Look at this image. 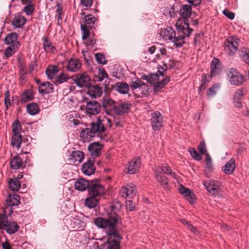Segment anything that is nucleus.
Returning a JSON list of instances; mask_svg holds the SVG:
<instances>
[{"mask_svg":"<svg viewBox=\"0 0 249 249\" xmlns=\"http://www.w3.org/2000/svg\"><path fill=\"white\" fill-rule=\"evenodd\" d=\"M121 221L120 217L116 214L110 215L107 218L98 217L94 219L96 226L105 229L109 236L107 241L104 244V249H120L122 237L117 228Z\"/></svg>","mask_w":249,"mask_h":249,"instance_id":"f257e3e1","label":"nucleus"},{"mask_svg":"<svg viewBox=\"0 0 249 249\" xmlns=\"http://www.w3.org/2000/svg\"><path fill=\"white\" fill-rule=\"evenodd\" d=\"M106 120L109 123V125L111 127L110 119L105 117L101 119V117H98L96 121L89 124V127L86 128L82 131L81 136L88 139L94 137L96 135L98 137H101L100 134L104 132L106 129L103 123Z\"/></svg>","mask_w":249,"mask_h":249,"instance_id":"f03ea898","label":"nucleus"},{"mask_svg":"<svg viewBox=\"0 0 249 249\" xmlns=\"http://www.w3.org/2000/svg\"><path fill=\"white\" fill-rule=\"evenodd\" d=\"M179 14L184 20L183 21L181 19L178 21L176 23L177 28L178 30L182 32L183 34L188 36L193 31V29L189 27L188 20L187 19L192 14L191 6L183 5L179 10Z\"/></svg>","mask_w":249,"mask_h":249,"instance_id":"7ed1b4c3","label":"nucleus"},{"mask_svg":"<svg viewBox=\"0 0 249 249\" xmlns=\"http://www.w3.org/2000/svg\"><path fill=\"white\" fill-rule=\"evenodd\" d=\"M160 35L164 40H171L177 47H181L184 44V38L186 36L178 30L176 34L171 27L161 29Z\"/></svg>","mask_w":249,"mask_h":249,"instance_id":"20e7f679","label":"nucleus"},{"mask_svg":"<svg viewBox=\"0 0 249 249\" xmlns=\"http://www.w3.org/2000/svg\"><path fill=\"white\" fill-rule=\"evenodd\" d=\"M163 72L159 71L156 73H151L146 76L145 79L148 83L154 85L155 91H158L163 88L170 81V76L163 78Z\"/></svg>","mask_w":249,"mask_h":249,"instance_id":"39448f33","label":"nucleus"},{"mask_svg":"<svg viewBox=\"0 0 249 249\" xmlns=\"http://www.w3.org/2000/svg\"><path fill=\"white\" fill-rule=\"evenodd\" d=\"M6 213L0 214V230L4 229L7 233L14 234L19 229V226L16 222L6 220Z\"/></svg>","mask_w":249,"mask_h":249,"instance_id":"423d86ee","label":"nucleus"},{"mask_svg":"<svg viewBox=\"0 0 249 249\" xmlns=\"http://www.w3.org/2000/svg\"><path fill=\"white\" fill-rule=\"evenodd\" d=\"M239 39L235 37L231 36L227 39L224 44V51L229 56L233 55L238 48Z\"/></svg>","mask_w":249,"mask_h":249,"instance_id":"0eeeda50","label":"nucleus"},{"mask_svg":"<svg viewBox=\"0 0 249 249\" xmlns=\"http://www.w3.org/2000/svg\"><path fill=\"white\" fill-rule=\"evenodd\" d=\"M208 192L215 196H220L222 193V186L221 183L217 180H211L208 182L203 183Z\"/></svg>","mask_w":249,"mask_h":249,"instance_id":"6e6552de","label":"nucleus"},{"mask_svg":"<svg viewBox=\"0 0 249 249\" xmlns=\"http://www.w3.org/2000/svg\"><path fill=\"white\" fill-rule=\"evenodd\" d=\"M88 190L89 195L97 196L105 192V189L98 180H92L89 182Z\"/></svg>","mask_w":249,"mask_h":249,"instance_id":"1a4fd4ad","label":"nucleus"},{"mask_svg":"<svg viewBox=\"0 0 249 249\" xmlns=\"http://www.w3.org/2000/svg\"><path fill=\"white\" fill-rule=\"evenodd\" d=\"M228 76L230 78L231 84L233 85H241L244 81V76L233 68L230 69Z\"/></svg>","mask_w":249,"mask_h":249,"instance_id":"9d476101","label":"nucleus"},{"mask_svg":"<svg viewBox=\"0 0 249 249\" xmlns=\"http://www.w3.org/2000/svg\"><path fill=\"white\" fill-rule=\"evenodd\" d=\"M163 168L160 166H156L155 168V174L156 180L160 183V185L165 190L168 189V179L162 173Z\"/></svg>","mask_w":249,"mask_h":249,"instance_id":"9b49d317","label":"nucleus"},{"mask_svg":"<svg viewBox=\"0 0 249 249\" xmlns=\"http://www.w3.org/2000/svg\"><path fill=\"white\" fill-rule=\"evenodd\" d=\"M101 106L96 101H90L87 102L86 112L90 115H95L101 111Z\"/></svg>","mask_w":249,"mask_h":249,"instance_id":"f8f14e48","label":"nucleus"},{"mask_svg":"<svg viewBox=\"0 0 249 249\" xmlns=\"http://www.w3.org/2000/svg\"><path fill=\"white\" fill-rule=\"evenodd\" d=\"M96 160V157H90L87 161L83 165L82 171L85 175L89 176L94 173V163Z\"/></svg>","mask_w":249,"mask_h":249,"instance_id":"ddd939ff","label":"nucleus"},{"mask_svg":"<svg viewBox=\"0 0 249 249\" xmlns=\"http://www.w3.org/2000/svg\"><path fill=\"white\" fill-rule=\"evenodd\" d=\"M178 192L191 204H193L195 202L196 196L195 194L189 188H186L183 185L179 184V187L178 189Z\"/></svg>","mask_w":249,"mask_h":249,"instance_id":"4468645a","label":"nucleus"},{"mask_svg":"<svg viewBox=\"0 0 249 249\" xmlns=\"http://www.w3.org/2000/svg\"><path fill=\"white\" fill-rule=\"evenodd\" d=\"M151 124L154 130H159L162 126L163 117L159 112H155L151 114Z\"/></svg>","mask_w":249,"mask_h":249,"instance_id":"2eb2a0df","label":"nucleus"},{"mask_svg":"<svg viewBox=\"0 0 249 249\" xmlns=\"http://www.w3.org/2000/svg\"><path fill=\"white\" fill-rule=\"evenodd\" d=\"M136 192L137 189L136 185L130 183L122 187L120 194L123 197L126 198L129 197L132 198L136 195Z\"/></svg>","mask_w":249,"mask_h":249,"instance_id":"dca6fc26","label":"nucleus"},{"mask_svg":"<svg viewBox=\"0 0 249 249\" xmlns=\"http://www.w3.org/2000/svg\"><path fill=\"white\" fill-rule=\"evenodd\" d=\"M90 77L86 72L76 74L75 83L79 87H87L90 81Z\"/></svg>","mask_w":249,"mask_h":249,"instance_id":"f3484780","label":"nucleus"},{"mask_svg":"<svg viewBox=\"0 0 249 249\" xmlns=\"http://www.w3.org/2000/svg\"><path fill=\"white\" fill-rule=\"evenodd\" d=\"M131 105L128 102H117L114 112L115 114L122 116L127 113L130 109Z\"/></svg>","mask_w":249,"mask_h":249,"instance_id":"a211bd4d","label":"nucleus"},{"mask_svg":"<svg viewBox=\"0 0 249 249\" xmlns=\"http://www.w3.org/2000/svg\"><path fill=\"white\" fill-rule=\"evenodd\" d=\"M6 208L4 211V213H6V210H10L11 207L14 206H18L20 203V196L18 195H9L6 198Z\"/></svg>","mask_w":249,"mask_h":249,"instance_id":"6ab92c4d","label":"nucleus"},{"mask_svg":"<svg viewBox=\"0 0 249 249\" xmlns=\"http://www.w3.org/2000/svg\"><path fill=\"white\" fill-rule=\"evenodd\" d=\"M141 160L140 158H134L127 165V173L130 174L136 173L140 167Z\"/></svg>","mask_w":249,"mask_h":249,"instance_id":"aec40b11","label":"nucleus"},{"mask_svg":"<svg viewBox=\"0 0 249 249\" xmlns=\"http://www.w3.org/2000/svg\"><path fill=\"white\" fill-rule=\"evenodd\" d=\"M116 103L109 98H106L103 99L102 106L107 114H110L112 111L114 112Z\"/></svg>","mask_w":249,"mask_h":249,"instance_id":"412c9836","label":"nucleus"},{"mask_svg":"<svg viewBox=\"0 0 249 249\" xmlns=\"http://www.w3.org/2000/svg\"><path fill=\"white\" fill-rule=\"evenodd\" d=\"M236 168L235 160L231 158L224 166L222 167V171L227 175H231L233 173Z\"/></svg>","mask_w":249,"mask_h":249,"instance_id":"4be33fe9","label":"nucleus"},{"mask_svg":"<svg viewBox=\"0 0 249 249\" xmlns=\"http://www.w3.org/2000/svg\"><path fill=\"white\" fill-rule=\"evenodd\" d=\"M81 67V63L78 59H71L67 63V69L69 71L75 72Z\"/></svg>","mask_w":249,"mask_h":249,"instance_id":"5701e85b","label":"nucleus"},{"mask_svg":"<svg viewBox=\"0 0 249 249\" xmlns=\"http://www.w3.org/2000/svg\"><path fill=\"white\" fill-rule=\"evenodd\" d=\"M112 86L117 91L120 93L125 94L129 93V86L126 83L118 82L114 85H112Z\"/></svg>","mask_w":249,"mask_h":249,"instance_id":"b1692460","label":"nucleus"},{"mask_svg":"<svg viewBox=\"0 0 249 249\" xmlns=\"http://www.w3.org/2000/svg\"><path fill=\"white\" fill-rule=\"evenodd\" d=\"M89 182L84 178L77 179L74 183L75 189L79 191H84L89 188Z\"/></svg>","mask_w":249,"mask_h":249,"instance_id":"393cba45","label":"nucleus"},{"mask_svg":"<svg viewBox=\"0 0 249 249\" xmlns=\"http://www.w3.org/2000/svg\"><path fill=\"white\" fill-rule=\"evenodd\" d=\"M34 93L31 89H29L25 90L20 97V102L21 103H25L33 99Z\"/></svg>","mask_w":249,"mask_h":249,"instance_id":"a878e982","label":"nucleus"},{"mask_svg":"<svg viewBox=\"0 0 249 249\" xmlns=\"http://www.w3.org/2000/svg\"><path fill=\"white\" fill-rule=\"evenodd\" d=\"M18 36L16 33H12L8 35L5 38L4 41L5 44L15 45L16 48H18L19 45V43L17 41Z\"/></svg>","mask_w":249,"mask_h":249,"instance_id":"bb28decb","label":"nucleus"},{"mask_svg":"<svg viewBox=\"0 0 249 249\" xmlns=\"http://www.w3.org/2000/svg\"><path fill=\"white\" fill-rule=\"evenodd\" d=\"M53 89V85L49 82L41 83L38 88L39 93L42 94H48L52 92Z\"/></svg>","mask_w":249,"mask_h":249,"instance_id":"cd10ccee","label":"nucleus"},{"mask_svg":"<svg viewBox=\"0 0 249 249\" xmlns=\"http://www.w3.org/2000/svg\"><path fill=\"white\" fill-rule=\"evenodd\" d=\"M102 146L98 142H93L89 145L88 149L91 156H99Z\"/></svg>","mask_w":249,"mask_h":249,"instance_id":"c85d7f7f","label":"nucleus"},{"mask_svg":"<svg viewBox=\"0 0 249 249\" xmlns=\"http://www.w3.org/2000/svg\"><path fill=\"white\" fill-rule=\"evenodd\" d=\"M88 92L90 96L94 98L99 97L103 93L102 88L96 85L89 88Z\"/></svg>","mask_w":249,"mask_h":249,"instance_id":"c756f323","label":"nucleus"},{"mask_svg":"<svg viewBox=\"0 0 249 249\" xmlns=\"http://www.w3.org/2000/svg\"><path fill=\"white\" fill-rule=\"evenodd\" d=\"M49 79L54 80V76L58 72L57 66L54 65L49 66L45 71Z\"/></svg>","mask_w":249,"mask_h":249,"instance_id":"7c9ffc66","label":"nucleus"},{"mask_svg":"<svg viewBox=\"0 0 249 249\" xmlns=\"http://www.w3.org/2000/svg\"><path fill=\"white\" fill-rule=\"evenodd\" d=\"M26 23V18L21 16H17L12 20V24L16 28H21Z\"/></svg>","mask_w":249,"mask_h":249,"instance_id":"2f4dec72","label":"nucleus"},{"mask_svg":"<svg viewBox=\"0 0 249 249\" xmlns=\"http://www.w3.org/2000/svg\"><path fill=\"white\" fill-rule=\"evenodd\" d=\"M240 59L246 64L249 65V49L243 48L239 51Z\"/></svg>","mask_w":249,"mask_h":249,"instance_id":"473e14b6","label":"nucleus"},{"mask_svg":"<svg viewBox=\"0 0 249 249\" xmlns=\"http://www.w3.org/2000/svg\"><path fill=\"white\" fill-rule=\"evenodd\" d=\"M98 203V199L96 198V196L90 195V196L87 197L85 199V205L88 207L89 208H94L97 205Z\"/></svg>","mask_w":249,"mask_h":249,"instance_id":"72a5a7b5","label":"nucleus"},{"mask_svg":"<svg viewBox=\"0 0 249 249\" xmlns=\"http://www.w3.org/2000/svg\"><path fill=\"white\" fill-rule=\"evenodd\" d=\"M23 163L20 157H14L10 161V167L13 169H19Z\"/></svg>","mask_w":249,"mask_h":249,"instance_id":"f704fd0d","label":"nucleus"},{"mask_svg":"<svg viewBox=\"0 0 249 249\" xmlns=\"http://www.w3.org/2000/svg\"><path fill=\"white\" fill-rule=\"evenodd\" d=\"M10 189L12 191H18L20 187L21 183L18 178H11L8 182Z\"/></svg>","mask_w":249,"mask_h":249,"instance_id":"c9c22d12","label":"nucleus"},{"mask_svg":"<svg viewBox=\"0 0 249 249\" xmlns=\"http://www.w3.org/2000/svg\"><path fill=\"white\" fill-rule=\"evenodd\" d=\"M27 110L30 114L34 115L39 112V108L36 103H32L27 106Z\"/></svg>","mask_w":249,"mask_h":249,"instance_id":"e433bc0d","label":"nucleus"},{"mask_svg":"<svg viewBox=\"0 0 249 249\" xmlns=\"http://www.w3.org/2000/svg\"><path fill=\"white\" fill-rule=\"evenodd\" d=\"M69 79V76L64 72H61L58 76L54 78L53 82L55 85H58L66 82Z\"/></svg>","mask_w":249,"mask_h":249,"instance_id":"4c0bfd02","label":"nucleus"},{"mask_svg":"<svg viewBox=\"0 0 249 249\" xmlns=\"http://www.w3.org/2000/svg\"><path fill=\"white\" fill-rule=\"evenodd\" d=\"M12 138L11 144L13 146L19 147L22 142V138L20 133H13Z\"/></svg>","mask_w":249,"mask_h":249,"instance_id":"58836bf2","label":"nucleus"},{"mask_svg":"<svg viewBox=\"0 0 249 249\" xmlns=\"http://www.w3.org/2000/svg\"><path fill=\"white\" fill-rule=\"evenodd\" d=\"M83 19L84 20V24L81 25L86 26L89 29H90V24H93L95 21V17L92 15H88L85 16Z\"/></svg>","mask_w":249,"mask_h":249,"instance_id":"ea45409f","label":"nucleus"},{"mask_svg":"<svg viewBox=\"0 0 249 249\" xmlns=\"http://www.w3.org/2000/svg\"><path fill=\"white\" fill-rule=\"evenodd\" d=\"M43 45L45 51L47 53L53 52L55 49L52 42L46 37L44 39Z\"/></svg>","mask_w":249,"mask_h":249,"instance_id":"a19ab883","label":"nucleus"},{"mask_svg":"<svg viewBox=\"0 0 249 249\" xmlns=\"http://www.w3.org/2000/svg\"><path fill=\"white\" fill-rule=\"evenodd\" d=\"M213 167L212 164V160L211 157H207L206 165L205 167L206 176L208 177V174L213 172Z\"/></svg>","mask_w":249,"mask_h":249,"instance_id":"79ce46f5","label":"nucleus"},{"mask_svg":"<svg viewBox=\"0 0 249 249\" xmlns=\"http://www.w3.org/2000/svg\"><path fill=\"white\" fill-rule=\"evenodd\" d=\"M220 66L219 60L214 58L211 64V73L213 74L216 71L219 69Z\"/></svg>","mask_w":249,"mask_h":249,"instance_id":"37998d69","label":"nucleus"},{"mask_svg":"<svg viewBox=\"0 0 249 249\" xmlns=\"http://www.w3.org/2000/svg\"><path fill=\"white\" fill-rule=\"evenodd\" d=\"M162 168H163L162 173L164 172L166 174H169L171 175L173 178H174L178 181V176L175 173L172 172V169L169 166L166 165L165 167Z\"/></svg>","mask_w":249,"mask_h":249,"instance_id":"c03bdc74","label":"nucleus"},{"mask_svg":"<svg viewBox=\"0 0 249 249\" xmlns=\"http://www.w3.org/2000/svg\"><path fill=\"white\" fill-rule=\"evenodd\" d=\"M95 57L96 61L99 64L103 65L106 64L107 61L105 60V55L101 53H97L95 54Z\"/></svg>","mask_w":249,"mask_h":249,"instance_id":"a18cd8bd","label":"nucleus"},{"mask_svg":"<svg viewBox=\"0 0 249 249\" xmlns=\"http://www.w3.org/2000/svg\"><path fill=\"white\" fill-rule=\"evenodd\" d=\"M12 131L13 133H20L21 129V126L18 120L15 121L12 124Z\"/></svg>","mask_w":249,"mask_h":249,"instance_id":"49530a36","label":"nucleus"},{"mask_svg":"<svg viewBox=\"0 0 249 249\" xmlns=\"http://www.w3.org/2000/svg\"><path fill=\"white\" fill-rule=\"evenodd\" d=\"M16 46L15 45H11L9 46L5 51V55L7 57L11 56L16 51Z\"/></svg>","mask_w":249,"mask_h":249,"instance_id":"de8ad7c7","label":"nucleus"},{"mask_svg":"<svg viewBox=\"0 0 249 249\" xmlns=\"http://www.w3.org/2000/svg\"><path fill=\"white\" fill-rule=\"evenodd\" d=\"M246 94V90L244 89H240L237 90L234 95V99L241 100Z\"/></svg>","mask_w":249,"mask_h":249,"instance_id":"09e8293b","label":"nucleus"},{"mask_svg":"<svg viewBox=\"0 0 249 249\" xmlns=\"http://www.w3.org/2000/svg\"><path fill=\"white\" fill-rule=\"evenodd\" d=\"M81 30L83 32V35L82 36V38L83 40L87 39L89 35V29L87 28L86 26L85 25H81Z\"/></svg>","mask_w":249,"mask_h":249,"instance_id":"8fccbe9b","label":"nucleus"},{"mask_svg":"<svg viewBox=\"0 0 249 249\" xmlns=\"http://www.w3.org/2000/svg\"><path fill=\"white\" fill-rule=\"evenodd\" d=\"M5 98H4V104L6 107V109H8L9 107L11 106V103L10 100V92L8 90H7L5 92Z\"/></svg>","mask_w":249,"mask_h":249,"instance_id":"3c124183","label":"nucleus"},{"mask_svg":"<svg viewBox=\"0 0 249 249\" xmlns=\"http://www.w3.org/2000/svg\"><path fill=\"white\" fill-rule=\"evenodd\" d=\"M34 8L32 4H28L24 8V11L27 15H30L33 12Z\"/></svg>","mask_w":249,"mask_h":249,"instance_id":"603ef678","label":"nucleus"},{"mask_svg":"<svg viewBox=\"0 0 249 249\" xmlns=\"http://www.w3.org/2000/svg\"><path fill=\"white\" fill-rule=\"evenodd\" d=\"M216 88L217 87L216 86H213V87H212L211 88H210L209 89V90L207 92V96L209 98L213 97L215 95L216 92Z\"/></svg>","mask_w":249,"mask_h":249,"instance_id":"864d4df0","label":"nucleus"},{"mask_svg":"<svg viewBox=\"0 0 249 249\" xmlns=\"http://www.w3.org/2000/svg\"><path fill=\"white\" fill-rule=\"evenodd\" d=\"M202 40L201 35L200 34L196 35L194 39V44L196 47L199 46Z\"/></svg>","mask_w":249,"mask_h":249,"instance_id":"5fc2aeb1","label":"nucleus"},{"mask_svg":"<svg viewBox=\"0 0 249 249\" xmlns=\"http://www.w3.org/2000/svg\"><path fill=\"white\" fill-rule=\"evenodd\" d=\"M223 13L230 19H233L234 18V14L233 12H230L227 9H225L223 11Z\"/></svg>","mask_w":249,"mask_h":249,"instance_id":"6e6d98bb","label":"nucleus"},{"mask_svg":"<svg viewBox=\"0 0 249 249\" xmlns=\"http://www.w3.org/2000/svg\"><path fill=\"white\" fill-rule=\"evenodd\" d=\"M126 207L127 210L132 211L134 209L135 204L132 200H129L126 202Z\"/></svg>","mask_w":249,"mask_h":249,"instance_id":"4d7b16f0","label":"nucleus"},{"mask_svg":"<svg viewBox=\"0 0 249 249\" xmlns=\"http://www.w3.org/2000/svg\"><path fill=\"white\" fill-rule=\"evenodd\" d=\"M19 74L27 73L25 64L23 62H20L19 66Z\"/></svg>","mask_w":249,"mask_h":249,"instance_id":"13d9d810","label":"nucleus"},{"mask_svg":"<svg viewBox=\"0 0 249 249\" xmlns=\"http://www.w3.org/2000/svg\"><path fill=\"white\" fill-rule=\"evenodd\" d=\"M93 3V0H81V4L84 6L89 7Z\"/></svg>","mask_w":249,"mask_h":249,"instance_id":"bf43d9fd","label":"nucleus"},{"mask_svg":"<svg viewBox=\"0 0 249 249\" xmlns=\"http://www.w3.org/2000/svg\"><path fill=\"white\" fill-rule=\"evenodd\" d=\"M186 226L189 230H190L191 231L194 232L195 234L197 235V236L200 235V233L197 232L196 229L190 223L188 222L186 225Z\"/></svg>","mask_w":249,"mask_h":249,"instance_id":"052dcab7","label":"nucleus"},{"mask_svg":"<svg viewBox=\"0 0 249 249\" xmlns=\"http://www.w3.org/2000/svg\"><path fill=\"white\" fill-rule=\"evenodd\" d=\"M56 13L57 16V21L58 24L59 23L60 21L62 20V8L60 7H58L56 10Z\"/></svg>","mask_w":249,"mask_h":249,"instance_id":"680f3d73","label":"nucleus"},{"mask_svg":"<svg viewBox=\"0 0 249 249\" xmlns=\"http://www.w3.org/2000/svg\"><path fill=\"white\" fill-rule=\"evenodd\" d=\"M77 157H69L67 160L68 164H75L76 165V162L77 160Z\"/></svg>","mask_w":249,"mask_h":249,"instance_id":"e2e57ef3","label":"nucleus"},{"mask_svg":"<svg viewBox=\"0 0 249 249\" xmlns=\"http://www.w3.org/2000/svg\"><path fill=\"white\" fill-rule=\"evenodd\" d=\"M99 74L100 76L99 77V78L100 81H102L105 78H107L108 77V75L107 72L104 69L101 71V72L99 73Z\"/></svg>","mask_w":249,"mask_h":249,"instance_id":"0e129e2a","label":"nucleus"},{"mask_svg":"<svg viewBox=\"0 0 249 249\" xmlns=\"http://www.w3.org/2000/svg\"><path fill=\"white\" fill-rule=\"evenodd\" d=\"M175 65V63L173 60H170L168 63H164V66L166 68V69H171Z\"/></svg>","mask_w":249,"mask_h":249,"instance_id":"69168bd1","label":"nucleus"},{"mask_svg":"<svg viewBox=\"0 0 249 249\" xmlns=\"http://www.w3.org/2000/svg\"><path fill=\"white\" fill-rule=\"evenodd\" d=\"M96 42V40L94 38H91V37H89V38L87 40V41L86 43H85V44L87 45V46H93L94 44Z\"/></svg>","mask_w":249,"mask_h":249,"instance_id":"338daca9","label":"nucleus"},{"mask_svg":"<svg viewBox=\"0 0 249 249\" xmlns=\"http://www.w3.org/2000/svg\"><path fill=\"white\" fill-rule=\"evenodd\" d=\"M220 227H221V229L224 231H229L231 229V228L230 227V226H229L227 224H224V223L221 224L220 226Z\"/></svg>","mask_w":249,"mask_h":249,"instance_id":"774afa93","label":"nucleus"}]
</instances>
